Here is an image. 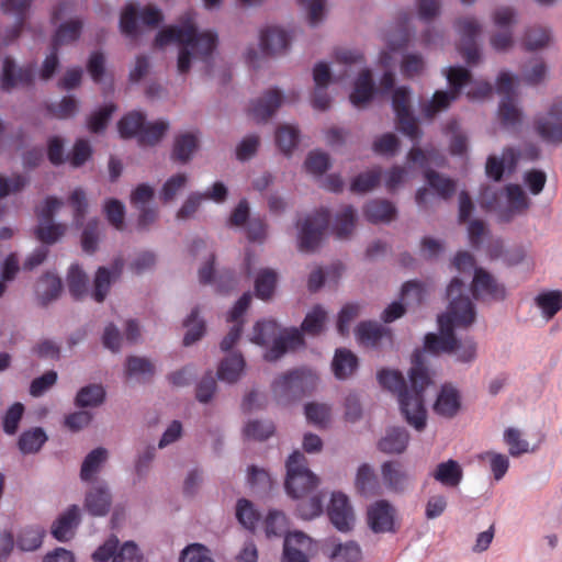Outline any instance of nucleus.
Wrapping results in <instances>:
<instances>
[{
	"mask_svg": "<svg viewBox=\"0 0 562 562\" xmlns=\"http://www.w3.org/2000/svg\"><path fill=\"white\" fill-rule=\"evenodd\" d=\"M426 355L412 353L408 381L398 370L382 369L376 374L380 386L396 396L406 423L419 432L427 426L425 392L432 384V372Z\"/></svg>",
	"mask_w": 562,
	"mask_h": 562,
	"instance_id": "nucleus-1",
	"label": "nucleus"
},
{
	"mask_svg": "<svg viewBox=\"0 0 562 562\" xmlns=\"http://www.w3.org/2000/svg\"><path fill=\"white\" fill-rule=\"evenodd\" d=\"M463 282L459 278H453L447 288L450 303L447 311L438 317L440 334L429 333L425 336L424 351H458L460 349L454 327H469L476 317L475 306L471 299L463 294Z\"/></svg>",
	"mask_w": 562,
	"mask_h": 562,
	"instance_id": "nucleus-2",
	"label": "nucleus"
},
{
	"mask_svg": "<svg viewBox=\"0 0 562 562\" xmlns=\"http://www.w3.org/2000/svg\"><path fill=\"white\" fill-rule=\"evenodd\" d=\"M170 43L187 45L196 58L206 61L217 44V35L206 31L198 33L193 23L187 22L181 26L172 25L158 32L155 46L164 47Z\"/></svg>",
	"mask_w": 562,
	"mask_h": 562,
	"instance_id": "nucleus-3",
	"label": "nucleus"
},
{
	"mask_svg": "<svg viewBox=\"0 0 562 562\" xmlns=\"http://www.w3.org/2000/svg\"><path fill=\"white\" fill-rule=\"evenodd\" d=\"M317 383L316 374L306 368H297L274 379L271 393L278 405L289 406L311 394Z\"/></svg>",
	"mask_w": 562,
	"mask_h": 562,
	"instance_id": "nucleus-4",
	"label": "nucleus"
},
{
	"mask_svg": "<svg viewBox=\"0 0 562 562\" xmlns=\"http://www.w3.org/2000/svg\"><path fill=\"white\" fill-rule=\"evenodd\" d=\"M251 341L261 347L271 346L270 351H295L304 347V337L299 328H281L274 321L257 322Z\"/></svg>",
	"mask_w": 562,
	"mask_h": 562,
	"instance_id": "nucleus-5",
	"label": "nucleus"
},
{
	"mask_svg": "<svg viewBox=\"0 0 562 562\" xmlns=\"http://www.w3.org/2000/svg\"><path fill=\"white\" fill-rule=\"evenodd\" d=\"M285 467L284 487L292 498L307 497L318 486L319 479L308 469L307 459L301 451L294 450L289 456Z\"/></svg>",
	"mask_w": 562,
	"mask_h": 562,
	"instance_id": "nucleus-6",
	"label": "nucleus"
},
{
	"mask_svg": "<svg viewBox=\"0 0 562 562\" xmlns=\"http://www.w3.org/2000/svg\"><path fill=\"white\" fill-rule=\"evenodd\" d=\"M496 90L503 95L498 106V116L502 125L507 128L520 125L522 112L516 104L514 79L508 72L499 74Z\"/></svg>",
	"mask_w": 562,
	"mask_h": 562,
	"instance_id": "nucleus-7",
	"label": "nucleus"
},
{
	"mask_svg": "<svg viewBox=\"0 0 562 562\" xmlns=\"http://www.w3.org/2000/svg\"><path fill=\"white\" fill-rule=\"evenodd\" d=\"M533 126L542 140L551 144L562 143V97L552 102L546 114L535 119Z\"/></svg>",
	"mask_w": 562,
	"mask_h": 562,
	"instance_id": "nucleus-8",
	"label": "nucleus"
},
{
	"mask_svg": "<svg viewBox=\"0 0 562 562\" xmlns=\"http://www.w3.org/2000/svg\"><path fill=\"white\" fill-rule=\"evenodd\" d=\"M392 104L396 114L398 130L408 136L412 140H417L422 136V131L416 119L409 110V90L406 87L395 89L392 97Z\"/></svg>",
	"mask_w": 562,
	"mask_h": 562,
	"instance_id": "nucleus-9",
	"label": "nucleus"
},
{
	"mask_svg": "<svg viewBox=\"0 0 562 562\" xmlns=\"http://www.w3.org/2000/svg\"><path fill=\"white\" fill-rule=\"evenodd\" d=\"M329 218V211L321 209L304 220L299 235V246L302 251H314L317 248Z\"/></svg>",
	"mask_w": 562,
	"mask_h": 562,
	"instance_id": "nucleus-10",
	"label": "nucleus"
},
{
	"mask_svg": "<svg viewBox=\"0 0 562 562\" xmlns=\"http://www.w3.org/2000/svg\"><path fill=\"white\" fill-rule=\"evenodd\" d=\"M397 510L387 499H379L367 509V524L374 533H396Z\"/></svg>",
	"mask_w": 562,
	"mask_h": 562,
	"instance_id": "nucleus-11",
	"label": "nucleus"
},
{
	"mask_svg": "<svg viewBox=\"0 0 562 562\" xmlns=\"http://www.w3.org/2000/svg\"><path fill=\"white\" fill-rule=\"evenodd\" d=\"M456 27L460 35L458 50L468 65H475L480 60V50L476 44V36L481 32V25L474 18H462L457 20Z\"/></svg>",
	"mask_w": 562,
	"mask_h": 562,
	"instance_id": "nucleus-12",
	"label": "nucleus"
},
{
	"mask_svg": "<svg viewBox=\"0 0 562 562\" xmlns=\"http://www.w3.org/2000/svg\"><path fill=\"white\" fill-rule=\"evenodd\" d=\"M327 515L334 527L341 531L347 532L352 529L355 522V515L352 506L346 494L341 492H334L327 507Z\"/></svg>",
	"mask_w": 562,
	"mask_h": 562,
	"instance_id": "nucleus-13",
	"label": "nucleus"
},
{
	"mask_svg": "<svg viewBox=\"0 0 562 562\" xmlns=\"http://www.w3.org/2000/svg\"><path fill=\"white\" fill-rule=\"evenodd\" d=\"M33 80L34 67L32 65L18 67L13 58L8 56L3 59V66L0 76V85L3 91H11L19 86H31Z\"/></svg>",
	"mask_w": 562,
	"mask_h": 562,
	"instance_id": "nucleus-14",
	"label": "nucleus"
},
{
	"mask_svg": "<svg viewBox=\"0 0 562 562\" xmlns=\"http://www.w3.org/2000/svg\"><path fill=\"white\" fill-rule=\"evenodd\" d=\"M460 409V391L451 383H443L432 405L434 413L442 418L451 419L458 415Z\"/></svg>",
	"mask_w": 562,
	"mask_h": 562,
	"instance_id": "nucleus-15",
	"label": "nucleus"
},
{
	"mask_svg": "<svg viewBox=\"0 0 562 562\" xmlns=\"http://www.w3.org/2000/svg\"><path fill=\"white\" fill-rule=\"evenodd\" d=\"M505 190L508 205L497 211V217L502 223H509L516 216L527 212L530 201L518 184H507Z\"/></svg>",
	"mask_w": 562,
	"mask_h": 562,
	"instance_id": "nucleus-16",
	"label": "nucleus"
},
{
	"mask_svg": "<svg viewBox=\"0 0 562 562\" xmlns=\"http://www.w3.org/2000/svg\"><path fill=\"white\" fill-rule=\"evenodd\" d=\"M472 294L476 300H504L505 289L484 269L476 268L472 281Z\"/></svg>",
	"mask_w": 562,
	"mask_h": 562,
	"instance_id": "nucleus-17",
	"label": "nucleus"
},
{
	"mask_svg": "<svg viewBox=\"0 0 562 562\" xmlns=\"http://www.w3.org/2000/svg\"><path fill=\"white\" fill-rule=\"evenodd\" d=\"M112 505V494L105 482H98L85 497V509L93 517H104L109 514Z\"/></svg>",
	"mask_w": 562,
	"mask_h": 562,
	"instance_id": "nucleus-18",
	"label": "nucleus"
},
{
	"mask_svg": "<svg viewBox=\"0 0 562 562\" xmlns=\"http://www.w3.org/2000/svg\"><path fill=\"white\" fill-rule=\"evenodd\" d=\"M515 11L512 8H499L494 13V23L503 31L494 34L491 38V44L494 49L503 52L513 45V33L508 27L515 23Z\"/></svg>",
	"mask_w": 562,
	"mask_h": 562,
	"instance_id": "nucleus-19",
	"label": "nucleus"
},
{
	"mask_svg": "<svg viewBox=\"0 0 562 562\" xmlns=\"http://www.w3.org/2000/svg\"><path fill=\"white\" fill-rule=\"evenodd\" d=\"M282 100L280 90L269 89L261 98L251 102L248 114L257 122H266L280 108Z\"/></svg>",
	"mask_w": 562,
	"mask_h": 562,
	"instance_id": "nucleus-20",
	"label": "nucleus"
},
{
	"mask_svg": "<svg viewBox=\"0 0 562 562\" xmlns=\"http://www.w3.org/2000/svg\"><path fill=\"white\" fill-rule=\"evenodd\" d=\"M79 507L77 505H70L53 522L50 533L57 541L67 542L74 537L75 529L79 526Z\"/></svg>",
	"mask_w": 562,
	"mask_h": 562,
	"instance_id": "nucleus-21",
	"label": "nucleus"
},
{
	"mask_svg": "<svg viewBox=\"0 0 562 562\" xmlns=\"http://www.w3.org/2000/svg\"><path fill=\"white\" fill-rule=\"evenodd\" d=\"M357 340L364 347H375L382 340H391L390 328L374 321L360 322L355 328Z\"/></svg>",
	"mask_w": 562,
	"mask_h": 562,
	"instance_id": "nucleus-22",
	"label": "nucleus"
},
{
	"mask_svg": "<svg viewBox=\"0 0 562 562\" xmlns=\"http://www.w3.org/2000/svg\"><path fill=\"white\" fill-rule=\"evenodd\" d=\"M409 432L405 427L386 428L384 436L378 441V449L385 454H401L409 443Z\"/></svg>",
	"mask_w": 562,
	"mask_h": 562,
	"instance_id": "nucleus-23",
	"label": "nucleus"
},
{
	"mask_svg": "<svg viewBox=\"0 0 562 562\" xmlns=\"http://www.w3.org/2000/svg\"><path fill=\"white\" fill-rule=\"evenodd\" d=\"M384 485L394 493H403L411 483V476L398 461H385L381 465Z\"/></svg>",
	"mask_w": 562,
	"mask_h": 562,
	"instance_id": "nucleus-24",
	"label": "nucleus"
},
{
	"mask_svg": "<svg viewBox=\"0 0 562 562\" xmlns=\"http://www.w3.org/2000/svg\"><path fill=\"white\" fill-rule=\"evenodd\" d=\"M290 44L289 34L276 26H269L260 34L261 50L268 56L284 53Z\"/></svg>",
	"mask_w": 562,
	"mask_h": 562,
	"instance_id": "nucleus-25",
	"label": "nucleus"
},
{
	"mask_svg": "<svg viewBox=\"0 0 562 562\" xmlns=\"http://www.w3.org/2000/svg\"><path fill=\"white\" fill-rule=\"evenodd\" d=\"M518 162V154L514 148H505L502 153V157L490 156L486 160V175L488 178L499 181L503 178L505 169L513 171Z\"/></svg>",
	"mask_w": 562,
	"mask_h": 562,
	"instance_id": "nucleus-26",
	"label": "nucleus"
},
{
	"mask_svg": "<svg viewBox=\"0 0 562 562\" xmlns=\"http://www.w3.org/2000/svg\"><path fill=\"white\" fill-rule=\"evenodd\" d=\"M46 530L40 525H29L20 529L15 543L20 551L33 552L42 547Z\"/></svg>",
	"mask_w": 562,
	"mask_h": 562,
	"instance_id": "nucleus-27",
	"label": "nucleus"
},
{
	"mask_svg": "<svg viewBox=\"0 0 562 562\" xmlns=\"http://www.w3.org/2000/svg\"><path fill=\"white\" fill-rule=\"evenodd\" d=\"M431 475L446 487H457L463 479V470L458 461L449 459L437 464Z\"/></svg>",
	"mask_w": 562,
	"mask_h": 562,
	"instance_id": "nucleus-28",
	"label": "nucleus"
},
{
	"mask_svg": "<svg viewBox=\"0 0 562 562\" xmlns=\"http://www.w3.org/2000/svg\"><path fill=\"white\" fill-rule=\"evenodd\" d=\"M375 91L372 74L370 69H363L356 82L353 91L350 94V102L355 106L367 104L373 97Z\"/></svg>",
	"mask_w": 562,
	"mask_h": 562,
	"instance_id": "nucleus-29",
	"label": "nucleus"
},
{
	"mask_svg": "<svg viewBox=\"0 0 562 562\" xmlns=\"http://www.w3.org/2000/svg\"><path fill=\"white\" fill-rule=\"evenodd\" d=\"M106 398V391L102 384H88L79 389L75 397V406L78 408L99 407Z\"/></svg>",
	"mask_w": 562,
	"mask_h": 562,
	"instance_id": "nucleus-30",
	"label": "nucleus"
},
{
	"mask_svg": "<svg viewBox=\"0 0 562 562\" xmlns=\"http://www.w3.org/2000/svg\"><path fill=\"white\" fill-rule=\"evenodd\" d=\"M245 368L243 353H227L220 362L217 379L227 383H235Z\"/></svg>",
	"mask_w": 562,
	"mask_h": 562,
	"instance_id": "nucleus-31",
	"label": "nucleus"
},
{
	"mask_svg": "<svg viewBox=\"0 0 562 562\" xmlns=\"http://www.w3.org/2000/svg\"><path fill=\"white\" fill-rule=\"evenodd\" d=\"M125 373L137 382L147 383L155 374V366L147 358L130 356L125 361Z\"/></svg>",
	"mask_w": 562,
	"mask_h": 562,
	"instance_id": "nucleus-32",
	"label": "nucleus"
},
{
	"mask_svg": "<svg viewBox=\"0 0 562 562\" xmlns=\"http://www.w3.org/2000/svg\"><path fill=\"white\" fill-rule=\"evenodd\" d=\"M396 215V209L387 200H373L364 206V216L371 223L390 222Z\"/></svg>",
	"mask_w": 562,
	"mask_h": 562,
	"instance_id": "nucleus-33",
	"label": "nucleus"
},
{
	"mask_svg": "<svg viewBox=\"0 0 562 562\" xmlns=\"http://www.w3.org/2000/svg\"><path fill=\"white\" fill-rule=\"evenodd\" d=\"M108 458V450L102 447H98L93 450H91L86 458L83 459V462L81 464L80 469V479L83 482H89L92 480L93 475L97 474L101 468L102 464L106 461Z\"/></svg>",
	"mask_w": 562,
	"mask_h": 562,
	"instance_id": "nucleus-34",
	"label": "nucleus"
},
{
	"mask_svg": "<svg viewBox=\"0 0 562 562\" xmlns=\"http://www.w3.org/2000/svg\"><path fill=\"white\" fill-rule=\"evenodd\" d=\"M47 441V435L42 427H35L23 431L18 441V447L23 454L36 453Z\"/></svg>",
	"mask_w": 562,
	"mask_h": 562,
	"instance_id": "nucleus-35",
	"label": "nucleus"
},
{
	"mask_svg": "<svg viewBox=\"0 0 562 562\" xmlns=\"http://www.w3.org/2000/svg\"><path fill=\"white\" fill-rule=\"evenodd\" d=\"M63 289L61 280L53 273L44 274L36 285V291L41 303L43 305L48 304L53 300L57 299Z\"/></svg>",
	"mask_w": 562,
	"mask_h": 562,
	"instance_id": "nucleus-36",
	"label": "nucleus"
},
{
	"mask_svg": "<svg viewBox=\"0 0 562 562\" xmlns=\"http://www.w3.org/2000/svg\"><path fill=\"white\" fill-rule=\"evenodd\" d=\"M425 179L428 186L436 191L437 195L442 200L450 199L456 192V182L435 170L428 169L425 172Z\"/></svg>",
	"mask_w": 562,
	"mask_h": 562,
	"instance_id": "nucleus-37",
	"label": "nucleus"
},
{
	"mask_svg": "<svg viewBox=\"0 0 562 562\" xmlns=\"http://www.w3.org/2000/svg\"><path fill=\"white\" fill-rule=\"evenodd\" d=\"M355 483L358 492L363 496H372L378 493V479L373 469L368 463H363L358 468Z\"/></svg>",
	"mask_w": 562,
	"mask_h": 562,
	"instance_id": "nucleus-38",
	"label": "nucleus"
},
{
	"mask_svg": "<svg viewBox=\"0 0 562 562\" xmlns=\"http://www.w3.org/2000/svg\"><path fill=\"white\" fill-rule=\"evenodd\" d=\"M535 302L542 315L547 319H551L562 310V292L559 290L542 292L536 296Z\"/></svg>",
	"mask_w": 562,
	"mask_h": 562,
	"instance_id": "nucleus-39",
	"label": "nucleus"
},
{
	"mask_svg": "<svg viewBox=\"0 0 562 562\" xmlns=\"http://www.w3.org/2000/svg\"><path fill=\"white\" fill-rule=\"evenodd\" d=\"M459 97L456 95V91L451 92L438 90L434 93L431 100L424 105L423 115L426 119L435 117L439 112L447 110L450 104L456 101Z\"/></svg>",
	"mask_w": 562,
	"mask_h": 562,
	"instance_id": "nucleus-40",
	"label": "nucleus"
},
{
	"mask_svg": "<svg viewBox=\"0 0 562 562\" xmlns=\"http://www.w3.org/2000/svg\"><path fill=\"white\" fill-rule=\"evenodd\" d=\"M297 501L296 515L304 520H312L323 513L324 496L321 493Z\"/></svg>",
	"mask_w": 562,
	"mask_h": 562,
	"instance_id": "nucleus-41",
	"label": "nucleus"
},
{
	"mask_svg": "<svg viewBox=\"0 0 562 562\" xmlns=\"http://www.w3.org/2000/svg\"><path fill=\"white\" fill-rule=\"evenodd\" d=\"M356 220V210L350 205L344 206L342 210L336 215V220L333 226L335 235L339 239L349 237L355 228Z\"/></svg>",
	"mask_w": 562,
	"mask_h": 562,
	"instance_id": "nucleus-42",
	"label": "nucleus"
},
{
	"mask_svg": "<svg viewBox=\"0 0 562 562\" xmlns=\"http://www.w3.org/2000/svg\"><path fill=\"white\" fill-rule=\"evenodd\" d=\"M289 522L283 512L270 509L265 519V533L267 538L284 537L288 532Z\"/></svg>",
	"mask_w": 562,
	"mask_h": 562,
	"instance_id": "nucleus-43",
	"label": "nucleus"
},
{
	"mask_svg": "<svg viewBox=\"0 0 562 562\" xmlns=\"http://www.w3.org/2000/svg\"><path fill=\"white\" fill-rule=\"evenodd\" d=\"M187 333L183 337V345L190 347L195 341L200 340L205 331V323L199 318V308L194 307L188 318L183 322Z\"/></svg>",
	"mask_w": 562,
	"mask_h": 562,
	"instance_id": "nucleus-44",
	"label": "nucleus"
},
{
	"mask_svg": "<svg viewBox=\"0 0 562 562\" xmlns=\"http://www.w3.org/2000/svg\"><path fill=\"white\" fill-rule=\"evenodd\" d=\"M198 147V138L191 133H184L176 137L172 158L180 162H187Z\"/></svg>",
	"mask_w": 562,
	"mask_h": 562,
	"instance_id": "nucleus-45",
	"label": "nucleus"
},
{
	"mask_svg": "<svg viewBox=\"0 0 562 562\" xmlns=\"http://www.w3.org/2000/svg\"><path fill=\"white\" fill-rule=\"evenodd\" d=\"M67 231V225L61 223L42 222L35 228L36 238L45 245H53L61 238Z\"/></svg>",
	"mask_w": 562,
	"mask_h": 562,
	"instance_id": "nucleus-46",
	"label": "nucleus"
},
{
	"mask_svg": "<svg viewBox=\"0 0 562 562\" xmlns=\"http://www.w3.org/2000/svg\"><path fill=\"white\" fill-rule=\"evenodd\" d=\"M331 368L336 379L349 378L358 368L356 353H335Z\"/></svg>",
	"mask_w": 562,
	"mask_h": 562,
	"instance_id": "nucleus-47",
	"label": "nucleus"
},
{
	"mask_svg": "<svg viewBox=\"0 0 562 562\" xmlns=\"http://www.w3.org/2000/svg\"><path fill=\"white\" fill-rule=\"evenodd\" d=\"M361 557V549L355 541L335 544L329 553L333 562H359Z\"/></svg>",
	"mask_w": 562,
	"mask_h": 562,
	"instance_id": "nucleus-48",
	"label": "nucleus"
},
{
	"mask_svg": "<svg viewBox=\"0 0 562 562\" xmlns=\"http://www.w3.org/2000/svg\"><path fill=\"white\" fill-rule=\"evenodd\" d=\"M82 29V23L79 20H71L63 23L57 29L54 38L53 46L58 47L65 44H69L79 38Z\"/></svg>",
	"mask_w": 562,
	"mask_h": 562,
	"instance_id": "nucleus-49",
	"label": "nucleus"
},
{
	"mask_svg": "<svg viewBox=\"0 0 562 562\" xmlns=\"http://www.w3.org/2000/svg\"><path fill=\"white\" fill-rule=\"evenodd\" d=\"M67 284L74 299L79 300L87 294L88 278L78 265H72L69 268Z\"/></svg>",
	"mask_w": 562,
	"mask_h": 562,
	"instance_id": "nucleus-50",
	"label": "nucleus"
},
{
	"mask_svg": "<svg viewBox=\"0 0 562 562\" xmlns=\"http://www.w3.org/2000/svg\"><path fill=\"white\" fill-rule=\"evenodd\" d=\"M168 128L169 123L166 121H157L149 124L144 122V127H142L137 136L138 143L140 145H155L162 138Z\"/></svg>",
	"mask_w": 562,
	"mask_h": 562,
	"instance_id": "nucleus-51",
	"label": "nucleus"
},
{
	"mask_svg": "<svg viewBox=\"0 0 562 562\" xmlns=\"http://www.w3.org/2000/svg\"><path fill=\"white\" fill-rule=\"evenodd\" d=\"M33 0H4L2 9L7 13H13L18 18L16 25L11 31L10 40L16 38L22 30L26 11Z\"/></svg>",
	"mask_w": 562,
	"mask_h": 562,
	"instance_id": "nucleus-52",
	"label": "nucleus"
},
{
	"mask_svg": "<svg viewBox=\"0 0 562 562\" xmlns=\"http://www.w3.org/2000/svg\"><path fill=\"white\" fill-rule=\"evenodd\" d=\"M326 321V312L321 306H315L308 312L301 325V334L316 336L324 329Z\"/></svg>",
	"mask_w": 562,
	"mask_h": 562,
	"instance_id": "nucleus-53",
	"label": "nucleus"
},
{
	"mask_svg": "<svg viewBox=\"0 0 562 562\" xmlns=\"http://www.w3.org/2000/svg\"><path fill=\"white\" fill-rule=\"evenodd\" d=\"M144 121L145 115L140 112H131L124 115L117 123L121 137L138 136L139 131L144 127Z\"/></svg>",
	"mask_w": 562,
	"mask_h": 562,
	"instance_id": "nucleus-54",
	"label": "nucleus"
},
{
	"mask_svg": "<svg viewBox=\"0 0 562 562\" xmlns=\"http://www.w3.org/2000/svg\"><path fill=\"white\" fill-rule=\"evenodd\" d=\"M244 436L247 439L265 441L274 432V425L270 420H249L244 427Z\"/></svg>",
	"mask_w": 562,
	"mask_h": 562,
	"instance_id": "nucleus-55",
	"label": "nucleus"
},
{
	"mask_svg": "<svg viewBox=\"0 0 562 562\" xmlns=\"http://www.w3.org/2000/svg\"><path fill=\"white\" fill-rule=\"evenodd\" d=\"M277 283V273L271 269L261 270L255 280L256 296L268 300L272 296Z\"/></svg>",
	"mask_w": 562,
	"mask_h": 562,
	"instance_id": "nucleus-56",
	"label": "nucleus"
},
{
	"mask_svg": "<svg viewBox=\"0 0 562 562\" xmlns=\"http://www.w3.org/2000/svg\"><path fill=\"white\" fill-rule=\"evenodd\" d=\"M236 518L245 528L254 530L259 520V514L250 501L239 498L236 503Z\"/></svg>",
	"mask_w": 562,
	"mask_h": 562,
	"instance_id": "nucleus-57",
	"label": "nucleus"
},
{
	"mask_svg": "<svg viewBox=\"0 0 562 562\" xmlns=\"http://www.w3.org/2000/svg\"><path fill=\"white\" fill-rule=\"evenodd\" d=\"M299 130L291 125H281L276 132V143L282 153L289 155L297 145Z\"/></svg>",
	"mask_w": 562,
	"mask_h": 562,
	"instance_id": "nucleus-58",
	"label": "nucleus"
},
{
	"mask_svg": "<svg viewBox=\"0 0 562 562\" xmlns=\"http://www.w3.org/2000/svg\"><path fill=\"white\" fill-rule=\"evenodd\" d=\"M447 79L450 86V91L460 97L462 88L471 82V72L461 66H451L447 69Z\"/></svg>",
	"mask_w": 562,
	"mask_h": 562,
	"instance_id": "nucleus-59",
	"label": "nucleus"
},
{
	"mask_svg": "<svg viewBox=\"0 0 562 562\" xmlns=\"http://www.w3.org/2000/svg\"><path fill=\"white\" fill-rule=\"evenodd\" d=\"M504 441L508 445L512 457L529 452V442L520 438V431L516 428L509 427L504 431Z\"/></svg>",
	"mask_w": 562,
	"mask_h": 562,
	"instance_id": "nucleus-60",
	"label": "nucleus"
},
{
	"mask_svg": "<svg viewBox=\"0 0 562 562\" xmlns=\"http://www.w3.org/2000/svg\"><path fill=\"white\" fill-rule=\"evenodd\" d=\"M380 178V170H370L360 173L351 182L350 190L356 193H366L379 184Z\"/></svg>",
	"mask_w": 562,
	"mask_h": 562,
	"instance_id": "nucleus-61",
	"label": "nucleus"
},
{
	"mask_svg": "<svg viewBox=\"0 0 562 562\" xmlns=\"http://www.w3.org/2000/svg\"><path fill=\"white\" fill-rule=\"evenodd\" d=\"M550 42V33L543 27H530L526 31L524 46L527 50L544 47Z\"/></svg>",
	"mask_w": 562,
	"mask_h": 562,
	"instance_id": "nucleus-62",
	"label": "nucleus"
},
{
	"mask_svg": "<svg viewBox=\"0 0 562 562\" xmlns=\"http://www.w3.org/2000/svg\"><path fill=\"white\" fill-rule=\"evenodd\" d=\"M143 559V552L137 543L133 540H127L121 546L119 544L112 562H142Z\"/></svg>",
	"mask_w": 562,
	"mask_h": 562,
	"instance_id": "nucleus-63",
	"label": "nucleus"
},
{
	"mask_svg": "<svg viewBox=\"0 0 562 562\" xmlns=\"http://www.w3.org/2000/svg\"><path fill=\"white\" fill-rule=\"evenodd\" d=\"M181 562H214L210 557L209 549L201 543H192L187 546L180 555Z\"/></svg>",
	"mask_w": 562,
	"mask_h": 562,
	"instance_id": "nucleus-64",
	"label": "nucleus"
}]
</instances>
